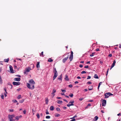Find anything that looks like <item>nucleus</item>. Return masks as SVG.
Instances as JSON below:
<instances>
[{
    "label": "nucleus",
    "mask_w": 121,
    "mask_h": 121,
    "mask_svg": "<svg viewBox=\"0 0 121 121\" xmlns=\"http://www.w3.org/2000/svg\"><path fill=\"white\" fill-rule=\"evenodd\" d=\"M26 85L27 87L29 89H33L34 88V85L32 84H29V83H26Z\"/></svg>",
    "instance_id": "obj_2"
},
{
    "label": "nucleus",
    "mask_w": 121,
    "mask_h": 121,
    "mask_svg": "<svg viewBox=\"0 0 121 121\" xmlns=\"http://www.w3.org/2000/svg\"><path fill=\"white\" fill-rule=\"evenodd\" d=\"M21 95H19L18 96H17V98L18 99H20L21 98Z\"/></svg>",
    "instance_id": "obj_33"
},
{
    "label": "nucleus",
    "mask_w": 121,
    "mask_h": 121,
    "mask_svg": "<svg viewBox=\"0 0 121 121\" xmlns=\"http://www.w3.org/2000/svg\"><path fill=\"white\" fill-rule=\"evenodd\" d=\"M57 103L59 104H61L62 103V101L59 100H57Z\"/></svg>",
    "instance_id": "obj_18"
},
{
    "label": "nucleus",
    "mask_w": 121,
    "mask_h": 121,
    "mask_svg": "<svg viewBox=\"0 0 121 121\" xmlns=\"http://www.w3.org/2000/svg\"><path fill=\"white\" fill-rule=\"evenodd\" d=\"M31 69L30 67H28L27 68H26V69L24 71V74H28L27 72L30 71L31 70Z\"/></svg>",
    "instance_id": "obj_4"
},
{
    "label": "nucleus",
    "mask_w": 121,
    "mask_h": 121,
    "mask_svg": "<svg viewBox=\"0 0 121 121\" xmlns=\"http://www.w3.org/2000/svg\"><path fill=\"white\" fill-rule=\"evenodd\" d=\"M9 68L11 72L12 73H13V71L12 66H11L10 65L9 66Z\"/></svg>",
    "instance_id": "obj_15"
},
{
    "label": "nucleus",
    "mask_w": 121,
    "mask_h": 121,
    "mask_svg": "<svg viewBox=\"0 0 121 121\" xmlns=\"http://www.w3.org/2000/svg\"><path fill=\"white\" fill-rule=\"evenodd\" d=\"M65 79L66 81H68L69 80V78L67 75H66L65 76Z\"/></svg>",
    "instance_id": "obj_14"
},
{
    "label": "nucleus",
    "mask_w": 121,
    "mask_h": 121,
    "mask_svg": "<svg viewBox=\"0 0 121 121\" xmlns=\"http://www.w3.org/2000/svg\"><path fill=\"white\" fill-rule=\"evenodd\" d=\"M20 118V117H19L18 116H16V117H15V118L17 119V120H18L19 119V118Z\"/></svg>",
    "instance_id": "obj_39"
},
{
    "label": "nucleus",
    "mask_w": 121,
    "mask_h": 121,
    "mask_svg": "<svg viewBox=\"0 0 121 121\" xmlns=\"http://www.w3.org/2000/svg\"><path fill=\"white\" fill-rule=\"evenodd\" d=\"M117 115L118 116H121V113H119L117 114Z\"/></svg>",
    "instance_id": "obj_60"
},
{
    "label": "nucleus",
    "mask_w": 121,
    "mask_h": 121,
    "mask_svg": "<svg viewBox=\"0 0 121 121\" xmlns=\"http://www.w3.org/2000/svg\"><path fill=\"white\" fill-rule=\"evenodd\" d=\"M56 98H57V99H61V97H56Z\"/></svg>",
    "instance_id": "obj_59"
},
{
    "label": "nucleus",
    "mask_w": 121,
    "mask_h": 121,
    "mask_svg": "<svg viewBox=\"0 0 121 121\" xmlns=\"http://www.w3.org/2000/svg\"><path fill=\"white\" fill-rule=\"evenodd\" d=\"M45 102L46 104H48V98H46Z\"/></svg>",
    "instance_id": "obj_25"
},
{
    "label": "nucleus",
    "mask_w": 121,
    "mask_h": 121,
    "mask_svg": "<svg viewBox=\"0 0 121 121\" xmlns=\"http://www.w3.org/2000/svg\"><path fill=\"white\" fill-rule=\"evenodd\" d=\"M77 78L78 79H80L81 77L79 76H78L77 77Z\"/></svg>",
    "instance_id": "obj_57"
},
{
    "label": "nucleus",
    "mask_w": 121,
    "mask_h": 121,
    "mask_svg": "<svg viewBox=\"0 0 121 121\" xmlns=\"http://www.w3.org/2000/svg\"><path fill=\"white\" fill-rule=\"evenodd\" d=\"M93 86L92 85H90L88 87V89L89 90H91L93 89Z\"/></svg>",
    "instance_id": "obj_13"
},
{
    "label": "nucleus",
    "mask_w": 121,
    "mask_h": 121,
    "mask_svg": "<svg viewBox=\"0 0 121 121\" xmlns=\"http://www.w3.org/2000/svg\"><path fill=\"white\" fill-rule=\"evenodd\" d=\"M74 101L73 100L70 101L69 102V104L71 103V104H73V103H74Z\"/></svg>",
    "instance_id": "obj_35"
},
{
    "label": "nucleus",
    "mask_w": 121,
    "mask_h": 121,
    "mask_svg": "<svg viewBox=\"0 0 121 121\" xmlns=\"http://www.w3.org/2000/svg\"><path fill=\"white\" fill-rule=\"evenodd\" d=\"M56 90L55 89H53V90L52 92V94L54 96L55 95V94H54L56 92Z\"/></svg>",
    "instance_id": "obj_19"
},
{
    "label": "nucleus",
    "mask_w": 121,
    "mask_h": 121,
    "mask_svg": "<svg viewBox=\"0 0 121 121\" xmlns=\"http://www.w3.org/2000/svg\"><path fill=\"white\" fill-rule=\"evenodd\" d=\"M56 110L57 111H60V109L59 108H56Z\"/></svg>",
    "instance_id": "obj_42"
},
{
    "label": "nucleus",
    "mask_w": 121,
    "mask_h": 121,
    "mask_svg": "<svg viewBox=\"0 0 121 121\" xmlns=\"http://www.w3.org/2000/svg\"><path fill=\"white\" fill-rule=\"evenodd\" d=\"M83 99H84L83 98H79V99L80 101H82V100H83Z\"/></svg>",
    "instance_id": "obj_44"
},
{
    "label": "nucleus",
    "mask_w": 121,
    "mask_h": 121,
    "mask_svg": "<svg viewBox=\"0 0 121 121\" xmlns=\"http://www.w3.org/2000/svg\"><path fill=\"white\" fill-rule=\"evenodd\" d=\"M75 119L74 118L71 120L70 121H75Z\"/></svg>",
    "instance_id": "obj_54"
},
{
    "label": "nucleus",
    "mask_w": 121,
    "mask_h": 121,
    "mask_svg": "<svg viewBox=\"0 0 121 121\" xmlns=\"http://www.w3.org/2000/svg\"><path fill=\"white\" fill-rule=\"evenodd\" d=\"M79 67L81 68H82L83 66L82 65H79Z\"/></svg>",
    "instance_id": "obj_55"
},
{
    "label": "nucleus",
    "mask_w": 121,
    "mask_h": 121,
    "mask_svg": "<svg viewBox=\"0 0 121 121\" xmlns=\"http://www.w3.org/2000/svg\"><path fill=\"white\" fill-rule=\"evenodd\" d=\"M13 115H9V121H14L13 118L14 117Z\"/></svg>",
    "instance_id": "obj_5"
},
{
    "label": "nucleus",
    "mask_w": 121,
    "mask_h": 121,
    "mask_svg": "<svg viewBox=\"0 0 121 121\" xmlns=\"http://www.w3.org/2000/svg\"><path fill=\"white\" fill-rule=\"evenodd\" d=\"M94 53H92L90 55V56L91 57H92V56H94Z\"/></svg>",
    "instance_id": "obj_41"
},
{
    "label": "nucleus",
    "mask_w": 121,
    "mask_h": 121,
    "mask_svg": "<svg viewBox=\"0 0 121 121\" xmlns=\"http://www.w3.org/2000/svg\"><path fill=\"white\" fill-rule=\"evenodd\" d=\"M69 57V55L67 57H65L64 58V59L63 60V63H65L66 60L68 59Z\"/></svg>",
    "instance_id": "obj_11"
},
{
    "label": "nucleus",
    "mask_w": 121,
    "mask_h": 121,
    "mask_svg": "<svg viewBox=\"0 0 121 121\" xmlns=\"http://www.w3.org/2000/svg\"><path fill=\"white\" fill-rule=\"evenodd\" d=\"M29 82L30 83V84H32L33 85L35 84V82L33 81V79L30 80L29 81Z\"/></svg>",
    "instance_id": "obj_9"
},
{
    "label": "nucleus",
    "mask_w": 121,
    "mask_h": 121,
    "mask_svg": "<svg viewBox=\"0 0 121 121\" xmlns=\"http://www.w3.org/2000/svg\"><path fill=\"white\" fill-rule=\"evenodd\" d=\"M1 98L2 99H4V97L3 94H1Z\"/></svg>",
    "instance_id": "obj_34"
},
{
    "label": "nucleus",
    "mask_w": 121,
    "mask_h": 121,
    "mask_svg": "<svg viewBox=\"0 0 121 121\" xmlns=\"http://www.w3.org/2000/svg\"><path fill=\"white\" fill-rule=\"evenodd\" d=\"M99 51V48H97L96 49V51Z\"/></svg>",
    "instance_id": "obj_61"
},
{
    "label": "nucleus",
    "mask_w": 121,
    "mask_h": 121,
    "mask_svg": "<svg viewBox=\"0 0 121 121\" xmlns=\"http://www.w3.org/2000/svg\"><path fill=\"white\" fill-rule=\"evenodd\" d=\"M102 82H100L99 84V86H100V85L102 83Z\"/></svg>",
    "instance_id": "obj_52"
},
{
    "label": "nucleus",
    "mask_w": 121,
    "mask_h": 121,
    "mask_svg": "<svg viewBox=\"0 0 121 121\" xmlns=\"http://www.w3.org/2000/svg\"><path fill=\"white\" fill-rule=\"evenodd\" d=\"M109 70V69H108L107 71V73H106V75H108V72Z\"/></svg>",
    "instance_id": "obj_51"
},
{
    "label": "nucleus",
    "mask_w": 121,
    "mask_h": 121,
    "mask_svg": "<svg viewBox=\"0 0 121 121\" xmlns=\"http://www.w3.org/2000/svg\"><path fill=\"white\" fill-rule=\"evenodd\" d=\"M60 116V115L59 114L57 113L55 114V116L56 117H59Z\"/></svg>",
    "instance_id": "obj_27"
},
{
    "label": "nucleus",
    "mask_w": 121,
    "mask_h": 121,
    "mask_svg": "<svg viewBox=\"0 0 121 121\" xmlns=\"http://www.w3.org/2000/svg\"><path fill=\"white\" fill-rule=\"evenodd\" d=\"M84 61H81L80 62V63H84Z\"/></svg>",
    "instance_id": "obj_63"
},
{
    "label": "nucleus",
    "mask_w": 121,
    "mask_h": 121,
    "mask_svg": "<svg viewBox=\"0 0 121 121\" xmlns=\"http://www.w3.org/2000/svg\"><path fill=\"white\" fill-rule=\"evenodd\" d=\"M94 78H95L98 79L99 78V77L96 74H95L94 76Z\"/></svg>",
    "instance_id": "obj_23"
},
{
    "label": "nucleus",
    "mask_w": 121,
    "mask_h": 121,
    "mask_svg": "<svg viewBox=\"0 0 121 121\" xmlns=\"http://www.w3.org/2000/svg\"><path fill=\"white\" fill-rule=\"evenodd\" d=\"M24 99H23L22 100H21L19 101L20 103H23L24 101Z\"/></svg>",
    "instance_id": "obj_29"
},
{
    "label": "nucleus",
    "mask_w": 121,
    "mask_h": 121,
    "mask_svg": "<svg viewBox=\"0 0 121 121\" xmlns=\"http://www.w3.org/2000/svg\"><path fill=\"white\" fill-rule=\"evenodd\" d=\"M81 73L82 74H83V73H86V72L85 71H82V72Z\"/></svg>",
    "instance_id": "obj_37"
},
{
    "label": "nucleus",
    "mask_w": 121,
    "mask_h": 121,
    "mask_svg": "<svg viewBox=\"0 0 121 121\" xmlns=\"http://www.w3.org/2000/svg\"><path fill=\"white\" fill-rule=\"evenodd\" d=\"M48 61L52 62L53 61V60L51 59V58H49L48 60Z\"/></svg>",
    "instance_id": "obj_26"
},
{
    "label": "nucleus",
    "mask_w": 121,
    "mask_h": 121,
    "mask_svg": "<svg viewBox=\"0 0 121 121\" xmlns=\"http://www.w3.org/2000/svg\"><path fill=\"white\" fill-rule=\"evenodd\" d=\"M68 87L70 88L72 87V85L71 84L69 85L68 86Z\"/></svg>",
    "instance_id": "obj_47"
},
{
    "label": "nucleus",
    "mask_w": 121,
    "mask_h": 121,
    "mask_svg": "<svg viewBox=\"0 0 121 121\" xmlns=\"http://www.w3.org/2000/svg\"><path fill=\"white\" fill-rule=\"evenodd\" d=\"M111 95H113L110 92L106 93L104 94L105 98H108L109 96Z\"/></svg>",
    "instance_id": "obj_3"
},
{
    "label": "nucleus",
    "mask_w": 121,
    "mask_h": 121,
    "mask_svg": "<svg viewBox=\"0 0 121 121\" xmlns=\"http://www.w3.org/2000/svg\"><path fill=\"white\" fill-rule=\"evenodd\" d=\"M46 118L47 119H49L50 118V117L49 116H47L46 117Z\"/></svg>",
    "instance_id": "obj_38"
},
{
    "label": "nucleus",
    "mask_w": 121,
    "mask_h": 121,
    "mask_svg": "<svg viewBox=\"0 0 121 121\" xmlns=\"http://www.w3.org/2000/svg\"><path fill=\"white\" fill-rule=\"evenodd\" d=\"M63 100L64 101H65V102H67V103L68 102L67 101V100L66 99H63Z\"/></svg>",
    "instance_id": "obj_58"
},
{
    "label": "nucleus",
    "mask_w": 121,
    "mask_h": 121,
    "mask_svg": "<svg viewBox=\"0 0 121 121\" xmlns=\"http://www.w3.org/2000/svg\"><path fill=\"white\" fill-rule=\"evenodd\" d=\"M116 63V60H114L113 61V63L112 64V65L111 67V68L110 69H112L114 66L115 65V64Z\"/></svg>",
    "instance_id": "obj_10"
},
{
    "label": "nucleus",
    "mask_w": 121,
    "mask_h": 121,
    "mask_svg": "<svg viewBox=\"0 0 121 121\" xmlns=\"http://www.w3.org/2000/svg\"><path fill=\"white\" fill-rule=\"evenodd\" d=\"M46 113L47 114H48L49 113V112H48V111L47 109V111H46Z\"/></svg>",
    "instance_id": "obj_49"
},
{
    "label": "nucleus",
    "mask_w": 121,
    "mask_h": 121,
    "mask_svg": "<svg viewBox=\"0 0 121 121\" xmlns=\"http://www.w3.org/2000/svg\"><path fill=\"white\" fill-rule=\"evenodd\" d=\"M112 55L111 54H110L108 56L110 57H111L112 56Z\"/></svg>",
    "instance_id": "obj_50"
},
{
    "label": "nucleus",
    "mask_w": 121,
    "mask_h": 121,
    "mask_svg": "<svg viewBox=\"0 0 121 121\" xmlns=\"http://www.w3.org/2000/svg\"><path fill=\"white\" fill-rule=\"evenodd\" d=\"M61 91L62 92H64V93L65 92H66V91L65 90H62L61 89Z\"/></svg>",
    "instance_id": "obj_43"
},
{
    "label": "nucleus",
    "mask_w": 121,
    "mask_h": 121,
    "mask_svg": "<svg viewBox=\"0 0 121 121\" xmlns=\"http://www.w3.org/2000/svg\"><path fill=\"white\" fill-rule=\"evenodd\" d=\"M89 67V66L87 65V66H85L84 67V68H88Z\"/></svg>",
    "instance_id": "obj_56"
},
{
    "label": "nucleus",
    "mask_w": 121,
    "mask_h": 121,
    "mask_svg": "<svg viewBox=\"0 0 121 121\" xmlns=\"http://www.w3.org/2000/svg\"><path fill=\"white\" fill-rule=\"evenodd\" d=\"M87 83L89 84H90L91 83V82L90 81H89L87 82Z\"/></svg>",
    "instance_id": "obj_53"
},
{
    "label": "nucleus",
    "mask_w": 121,
    "mask_h": 121,
    "mask_svg": "<svg viewBox=\"0 0 121 121\" xmlns=\"http://www.w3.org/2000/svg\"><path fill=\"white\" fill-rule=\"evenodd\" d=\"M98 118V117L97 116H95L94 117V119L96 121L97 120Z\"/></svg>",
    "instance_id": "obj_28"
},
{
    "label": "nucleus",
    "mask_w": 121,
    "mask_h": 121,
    "mask_svg": "<svg viewBox=\"0 0 121 121\" xmlns=\"http://www.w3.org/2000/svg\"><path fill=\"white\" fill-rule=\"evenodd\" d=\"M73 105H74V104H69H69H67V106L68 107H69L70 106Z\"/></svg>",
    "instance_id": "obj_24"
},
{
    "label": "nucleus",
    "mask_w": 121,
    "mask_h": 121,
    "mask_svg": "<svg viewBox=\"0 0 121 121\" xmlns=\"http://www.w3.org/2000/svg\"><path fill=\"white\" fill-rule=\"evenodd\" d=\"M13 85L17 86L21 84L20 82H13Z\"/></svg>",
    "instance_id": "obj_8"
},
{
    "label": "nucleus",
    "mask_w": 121,
    "mask_h": 121,
    "mask_svg": "<svg viewBox=\"0 0 121 121\" xmlns=\"http://www.w3.org/2000/svg\"><path fill=\"white\" fill-rule=\"evenodd\" d=\"M84 91H87V89H85L84 90Z\"/></svg>",
    "instance_id": "obj_62"
},
{
    "label": "nucleus",
    "mask_w": 121,
    "mask_h": 121,
    "mask_svg": "<svg viewBox=\"0 0 121 121\" xmlns=\"http://www.w3.org/2000/svg\"><path fill=\"white\" fill-rule=\"evenodd\" d=\"M54 108L52 106H51L50 108V110H51L53 111L54 110Z\"/></svg>",
    "instance_id": "obj_21"
},
{
    "label": "nucleus",
    "mask_w": 121,
    "mask_h": 121,
    "mask_svg": "<svg viewBox=\"0 0 121 121\" xmlns=\"http://www.w3.org/2000/svg\"><path fill=\"white\" fill-rule=\"evenodd\" d=\"M73 53L72 51L71 52V54L69 58V59L70 60V61H72L73 59Z\"/></svg>",
    "instance_id": "obj_6"
},
{
    "label": "nucleus",
    "mask_w": 121,
    "mask_h": 121,
    "mask_svg": "<svg viewBox=\"0 0 121 121\" xmlns=\"http://www.w3.org/2000/svg\"><path fill=\"white\" fill-rule=\"evenodd\" d=\"M4 91H5L6 94H7V92L6 90V88H4Z\"/></svg>",
    "instance_id": "obj_46"
},
{
    "label": "nucleus",
    "mask_w": 121,
    "mask_h": 121,
    "mask_svg": "<svg viewBox=\"0 0 121 121\" xmlns=\"http://www.w3.org/2000/svg\"><path fill=\"white\" fill-rule=\"evenodd\" d=\"M14 80V81H19L21 80V79L19 78H15Z\"/></svg>",
    "instance_id": "obj_12"
},
{
    "label": "nucleus",
    "mask_w": 121,
    "mask_h": 121,
    "mask_svg": "<svg viewBox=\"0 0 121 121\" xmlns=\"http://www.w3.org/2000/svg\"><path fill=\"white\" fill-rule=\"evenodd\" d=\"M106 100L105 99L103 100L102 101V106H105L106 104Z\"/></svg>",
    "instance_id": "obj_7"
},
{
    "label": "nucleus",
    "mask_w": 121,
    "mask_h": 121,
    "mask_svg": "<svg viewBox=\"0 0 121 121\" xmlns=\"http://www.w3.org/2000/svg\"><path fill=\"white\" fill-rule=\"evenodd\" d=\"M91 77L90 76H87V79H89L91 78Z\"/></svg>",
    "instance_id": "obj_48"
},
{
    "label": "nucleus",
    "mask_w": 121,
    "mask_h": 121,
    "mask_svg": "<svg viewBox=\"0 0 121 121\" xmlns=\"http://www.w3.org/2000/svg\"><path fill=\"white\" fill-rule=\"evenodd\" d=\"M9 111L10 112H13V109H10L9 110Z\"/></svg>",
    "instance_id": "obj_40"
},
{
    "label": "nucleus",
    "mask_w": 121,
    "mask_h": 121,
    "mask_svg": "<svg viewBox=\"0 0 121 121\" xmlns=\"http://www.w3.org/2000/svg\"><path fill=\"white\" fill-rule=\"evenodd\" d=\"M36 116L39 119V115L38 113H37Z\"/></svg>",
    "instance_id": "obj_30"
},
{
    "label": "nucleus",
    "mask_w": 121,
    "mask_h": 121,
    "mask_svg": "<svg viewBox=\"0 0 121 121\" xmlns=\"http://www.w3.org/2000/svg\"><path fill=\"white\" fill-rule=\"evenodd\" d=\"M23 113L24 114H26V111L25 110H24L23 112Z\"/></svg>",
    "instance_id": "obj_45"
},
{
    "label": "nucleus",
    "mask_w": 121,
    "mask_h": 121,
    "mask_svg": "<svg viewBox=\"0 0 121 121\" xmlns=\"http://www.w3.org/2000/svg\"><path fill=\"white\" fill-rule=\"evenodd\" d=\"M40 62H37V64L36 65V67L37 68H39L40 67L39 65Z\"/></svg>",
    "instance_id": "obj_17"
},
{
    "label": "nucleus",
    "mask_w": 121,
    "mask_h": 121,
    "mask_svg": "<svg viewBox=\"0 0 121 121\" xmlns=\"http://www.w3.org/2000/svg\"><path fill=\"white\" fill-rule=\"evenodd\" d=\"M41 55H42V57H44V55L43 54V52H41V54H40V56H41Z\"/></svg>",
    "instance_id": "obj_32"
},
{
    "label": "nucleus",
    "mask_w": 121,
    "mask_h": 121,
    "mask_svg": "<svg viewBox=\"0 0 121 121\" xmlns=\"http://www.w3.org/2000/svg\"><path fill=\"white\" fill-rule=\"evenodd\" d=\"M78 83V81H76L74 83L75 84Z\"/></svg>",
    "instance_id": "obj_64"
},
{
    "label": "nucleus",
    "mask_w": 121,
    "mask_h": 121,
    "mask_svg": "<svg viewBox=\"0 0 121 121\" xmlns=\"http://www.w3.org/2000/svg\"><path fill=\"white\" fill-rule=\"evenodd\" d=\"M9 59L8 58L7 59H5L4 60V61L5 62H8L9 61Z\"/></svg>",
    "instance_id": "obj_20"
},
{
    "label": "nucleus",
    "mask_w": 121,
    "mask_h": 121,
    "mask_svg": "<svg viewBox=\"0 0 121 121\" xmlns=\"http://www.w3.org/2000/svg\"><path fill=\"white\" fill-rule=\"evenodd\" d=\"M53 73H54V75L53 78V80H54L56 78L58 75V73L55 68H54Z\"/></svg>",
    "instance_id": "obj_1"
},
{
    "label": "nucleus",
    "mask_w": 121,
    "mask_h": 121,
    "mask_svg": "<svg viewBox=\"0 0 121 121\" xmlns=\"http://www.w3.org/2000/svg\"><path fill=\"white\" fill-rule=\"evenodd\" d=\"M3 80L1 76L0 75V84H2L3 83Z\"/></svg>",
    "instance_id": "obj_16"
},
{
    "label": "nucleus",
    "mask_w": 121,
    "mask_h": 121,
    "mask_svg": "<svg viewBox=\"0 0 121 121\" xmlns=\"http://www.w3.org/2000/svg\"><path fill=\"white\" fill-rule=\"evenodd\" d=\"M73 96V95L72 94H70L69 95V96L71 97H72Z\"/></svg>",
    "instance_id": "obj_36"
},
{
    "label": "nucleus",
    "mask_w": 121,
    "mask_h": 121,
    "mask_svg": "<svg viewBox=\"0 0 121 121\" xmlns=\"http://www.w3.org/2000/svg\"><path fill=\"white\" fill-rule=\"evenodd\" d=\"M62 75H61L58 78V79L60 80V81H61L62 80Z\"/></svg>",
    "instance_id": "obj_22"
},
{
    "label": "nucleus",
    "mask_w": 121,
    "mask_h": 121,
    "mask_svg": "<svg viewBox=\"0 0 121 121\" xmlns=\"http://www.w3.org/2000/svg\"><path fill=\"white\" fill-rule=\"evenodd\" d=\"M12 101L14 103H16V102H17V101L15 99H13L12 100Z\"/></svg>",
    "instance_id": "obj_31"
}]
</instances>
